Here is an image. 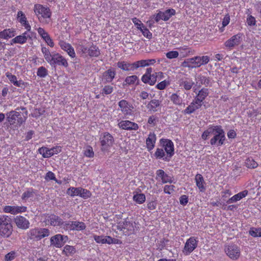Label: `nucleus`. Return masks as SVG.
<instances>
[{
    "label": "nucleus",
    "instance_id": "nucleus-7",
    "mask_svg": "<svg viewBox=\"0 0 261 261\" xmlns=\"http://www.w3.org/2000/svg\"><path fill=\"white\" fill-rule=\"evenodd\" d=\"M101 150L102 152H108L113 146L114 139L109 133L105 132L102 134L99 138Z\"/></svg>",
    "mask_w": 261,
    "mask_h": 261
},
{
    "label": "nucleus",
    "instance_id": "nucleus-44",
    "mask_svg": "<svg viewBox=\"0 0 261 261\" xmlns=\"http://www.w3.org/2000/svg\"><path fill=\"white\" fill-rule=\"evenodd\" d=\"M157 81V79L155 76V73H153L150 74V76H148V79L146 81H142L145 84H148L150 86L154 85Z\"/></svg>",
    "mask_w": 261,
    "mask_h": 261
},
{
    "label": "nucleus",
    "instance_id": "nucleus-1",
    "mask_svg": "<svg viewBox=\"0 0 261 261\" xmlns=\"http://www.w3.org/2000/svg\"><path fill=\"white\" fill-rule=\"evenodd\" d=\"M160 148H157L154 153V157L158 160H162L169 162L174 154V146L173 142L167 139L162 138L160 140Z\"/></svg>",
    "mask_w": 261,
    "mask_h": 261
},
{
    "label": "nucleus",
    "instance_id": "nucleus-50",
    "mask_svg": "<svg viewBox=\"0 0 261 261\" xmlns=\"http://www.w3.org/2000/svg\"><path fill=\"white\" fill-rule=\"evenodd\" d=\"M84 155L88 158H92L94 156V152L92 147L90 146H88L86 147L84 152Z\"/></svg>",
    "mask_w": 261,
    "mask_h": 261
},
{
    "label": "nucleus",
    "instance_id": "nucleus-34",
    "mask_svg": "<svg viewBox=\"0 0 261 261\" xmlns=\"http://www.w3.org/2000/svg\"><path fill=\"white\" fill-rule=\"evenodd\" d=\"M15 36V31L13 29H5L0 32V38L7 39Z\"/></svg>",
    "mask_w": 261,
    "mask_h": 261
},
{
    "label": "nucleus",
    "instance_id": "nucleus-36",
    "mask_svg": "<svg viewBox=\"0 0 261 261\" xmlns=\"http://www.w3.org/2000/svg\"><path fill=\"white\" fill-rule=\"evenodd\" d=\"M161 101L158 99H152L148 104L147 108L153 112L157 111L156 108L160 106Z\"/></svg>",
    "mask_w": 261,
    "mask_h": 261
},
{
    "label": "nucleus",
    "instance_id": "nucleus-22",
    "mask_svg": "<svg viewBox=\"0 0 261 261\" xmlns=\"http://www.w3.org/2000/svg\"><path fill=\"white\" fill-rule=\"evenodd\" d=\"M59 44L61 48L67 52L70 57L73 58L75 57V53L74 48L69 43L64 41H60Z\"/></svg>",
    "mask_w": 261,
    "mask_h": 261
},
{
    "label": "nucleus",
    "instance_id": "nucleus-49",
    "mask_svg": "<svg viewBox=\"0 0 261 261\" xmlns=\"http://www.w3.org/2000/svg\"><path fill=\"white\" fill-rule=\"evenodd\" d=\"M114 91V88L112 86L107 85L104 86L102 89V94L103 95L111 94Z\"/></svg>",
    "mask_w": 261,
    "mask_h": 261
},
{
    "label": "nucleus",
    "instance_id": "nucleus-47",
    "mask_svg": "<svg viewBox=\"0 0 261 261\" xmlns=\"http://www.w3.org/2000/svg\"><path fill=\"white\" fill-rule=\"evenodd\" d=\"M137 29L141 31L144 37H146L148 39L151 38L152 36V33L146 27H143V28H142L137 27Z\"/></svg>",
    "mask_w": 261,
    "mask_h": 261
},
{
    "label": "nucleus",
    "instance_id": "nucleus-37",
    "mask_svg": "<svg viewBox=\"0 0 261 261\" xmlns=\"http://www.w3.org/2000/svg\"><path fill=\"white\" fill-rule=\"evenodd\" d=\"M39 152L42 155L43 158H48L53 156L51 154L50 148L46 147H42L38 149Z\"/></svg>",
    "mask_w": 261,
    "mask_h": 261
},
{
    "label": "nucleus",
    "instance_id": "nucleus-42",
    "mask_svg": "<svg viewBox=\"0 0 261 261\" xmlns=\"http://www.w3.org/2000/svg\"><path fill=\"white\" fill-rule=\"evenodd\" d=\"M27 40L24 36H22V35L17 36L14 38L12 40V42L11 44L12 45L13 43H19V44H24L27 42Z\"/></svg>",
    "mask_w": 261,
    "mask_h": 261
},
{
    "label": "nucleus",
    "instance_id": "nucleus-38",
    "mask_svg": "<svg viewBox=\"0 0 261 261\" xmlns=\"http://www.w3.org/2000/svg\"><path fill=\"white\" fill-rule=\"evenodd\" d=\"M245 163L246 166L250 169L256 168L258 166V163L252 158H247L245 160Z\"/></svg>",
    "mask_w": 261,
    "mask_h": 261
},
{
    "label": "nucleus",
    "instance_id": "nucleus-27",
    "mask_svg": "<svg viewBox=\"0 0 261 261\" xmlns=\"http://www.w3.org/2000/svg\"><path fill=\"white\" fill-rule=\"evenodd\" d=\"M82 50L84 53H88L90 57H97L100 55V50L98 47L92 45L89 48L83 47Z\"/></svg>",
    "mask_w": 261,
    "mask_h": 261
},
{
    "label": "nucleus",
    "instance_id": "nucleus-60",
    "mask_svg": "<svg viewBox=\"0 0 261 261\" xmlns=\"http://www.w3.org/2000/svg\"><path fill=\"white\" fill-rule=\"evenodd\" d=\"M247 23L248 25L250 26H254L256 24V20L254 17L252 15H250L247 18Z\"/></svg>",
    "mask_w": 261,
    "mask_h": 261
},
{
    "label": "nucleus",
    "instance_id": "nucleus-19",
    "mask_svg": "<svg viewBox=\"0 0 261 261\" xmlns=\"http://www.w3.org/2000/svg\"><path fill=\"white\" fill-rule=\"evenodd\" d=\"M14 222L16 226L20 229H27L30 227V222L22 216H17L14 218Z\"/></svg>",
    "mask_w": 261,
    "mask_h": 261
},
{
    "label": "nucleus",
    "instance_id": "nucleus-46",
    "mask_svg": "<svg viewBox=\"0 0 261 261\" xmlns=\"http://www.w3.org/2000/svg\"><path fill=\"white\" fill-rule=\"evenodd\" d=\"M17 19L21 24L27 22V17L24 13L21 11H19L17 12Z\"/></svg>",
    "mask_w": 261,
    "mask_h": 261
},
{
    "label": "nucleus",
    "instance_id": "nucleus-28",
    "mask_svg": "<svg viewBox=\"0 0 261 261\" xmlns=\"http://www.w3.org/2000/svg\"><path fill=\"white\" fill-rule=\"evenodd\" d=\"M36 194V190L32 188H27L21 195V199L23 202H27L29 199L32 200Z\"/></svg>",
    "mask_w": 261,
    "mask_h": 261
},
{
    "label": "nucleus",
    "instance_id": "nucleus-33",
    "mask_svg": "<svg viewBox=\"0 0 261 261\" xmlns=\"http://www.w3.org/2000/svg\"><path fill=\"white\" fill-rule=\"evenodd\" d=\"M208 89L205 88H202L198 91L195 98L203 103V100L208 95Z\"/></svg>",
    "mask_w": 261,
    "mask_h": 261
},
{
    "label": "nucleus",
    "instance_id": "nucleus-9",
    "mask_svg": "<svg viewBox=\"0 0 261 261\" xmlns=\"http://www.w3.org/2000/svg\"><path fill=\"white\" fill-rule=\"evenodd\" d=\"M67 194L71 197L80 196L84 199L91 197V193L88 190L81 187H70L67 190Z\"/></svg>",
    "mask_w": 261,
    "mask_h": 261
},
{
    "label": "nucleus",
    "instance_id": "nucleus-51",
    "mask_svg": "<svg viewBox=\"0 0 261 261\" xmlns=\"http://www.w3.org/2000/svg\"><path fill=\"white\" fill-rule=\"evenodd\" d=\"M138 80L137 75H133L127 76L125 79V82L127 85H132L135 84L136 81Z\"/></svg>",
    "mask_w": 261,
    "mask_h": 261
},
{
    "label": "nucleus",
    "instance_id": "nucleus-56",
    "mask_svg": "<svg viewBox=\"0 0 261 261\" xmlns=\"http://www.w3.org/2000/svg\"><path fill=\"white\" fill-rule=\"evenodd\" d=\"M177 49L179 50L180 54H182L184 56H187L190 53V50L187 46L180 47Z\"/></svg>",
    "mask_w": 261,
    "mask_h": 261
},
{
    "label": "nucleus",
    "instance_id": "nucleus-10",
    "mask_svg": "<svg viewBox=\"0 0 261 261\" xmlns=\"http://www.w3.org/2000/svg\"><path fill=\"white\" fill-rule=\"evenodd\" d=\"M135 223L129 221L128 218L123 221H120L117 225V229L125 232L128 231V233H132L135 230Z\"/></svg>",
    "mask_w": 261,
    "mask_h": 261
},
{
    "label": "nucleus",
    "instance_id": "nucleus-35",
    "mask_svg": "<svg viewBox=\"0 0 261 261\" xmlns=\"http://www.w3.org/2000/svg\"><path fill=\"white\" fill-rule=\"evenodd\" d=\"M198 67L207 64L210 60V57L208 56H195Z\"/></svg>",
    "mask_w": 261,
    "mask_h": 261
},
{
    "label": "nucleus",
    "instance_id": "nucleus-5",
    "mask_svg": "<svg viewBox=\"0 0 261 261\" xmlns=\"http://www.w3.org/2000/svg\"><path fill=\"white\" fill-rule=\"evenodd\" d=\"M34 10L41 22L48 23L47 19H49L51 14V12L48 8L45 7L40 4H36L34 6Z\"/></svg>",
    "mask_w": 261,
    "mask_h": 261
},
{
    "label": "nucleus",
    "instance_id": "nucleus-63",
    "mask_svg": "<svg viewBox=\"0 0 261 261\" xmlns=\"http://www.w3.org/2000/svg\"><path fill=\"white\" fill-rule=\"evenodd\" d=\"M162 182L163 184L169 182L172 183L173 182L172 177L168 175L166 173L165 174V176H163V177L161 179Z\"/></svg>",
    "mask_w": 261,
    "mask_h": 261
},
{
    "label": "nucleus",
    "instance_id": "nucleus-40",
    "mask_svg": "<svg viewBox=\"0 0 261 261\" xmlns=\"http://www.w3.org/2000/svg\"><path fill=\"white\" fill-rule=\"evenodd\" d=\"M133 200L138 204H142L146 200L145 195L143 193L136 194L133 196Z\"/></svg>",
    "mask_w": 261,
    "mask_h": 261
},
{
    "label": "nucleus",
    "instance_id": "nucleus-15",
    "mask_svg": "<svg viewBox=\"0 0 261 261\" xmlns=\"http://www.w3.org/2000/svg\"><path fill=\"white\" fill-rule=\"evenodd\" d=\"M67 239V236L58 234L51 237L50 239V244L57 248H60L63 246Z\"/></svg>",
    "mask_w": 261,
    "mask_h": 261
},
{
    "label": "nucleus",
    "instance_id": "nucleus-45",
    "mask_svg": "<svg viewBox=\"0 0 261 261\" xmlns=\"http://www.w3.org/2000/svg\"><path fill=\"white\" fill-rule=\"evenodd\" d=\"M48 74L47 70L43 66H41L38 68L37 75L40 77H45Z\"/></svg>",
    "mask_w": 261,
    "mask_h": 261
},
{
    "label": "nucleus",
    "instance_id": "nucleus-24",
    "mask_svg": "<svg viewBox=\"0 0 261 261\" xmlns=\"http://www.w3.org/2000/svg\"><path fill=\"white\" fill-rule=\"evenodd\" d=\"M195 80L197 81V83L204 85L205 87H210L212 86L213 82L212 79L201 74L197 75L195 77Z\"/></svg>",
    "mask_w": 261,
    "mask_h": 261
},
{
    "label": "nucleus",
    "instance_id": "nucleus-14",
    "mask_svg": "<svg viewBox=\"0 0 261 261\" xmlns=\"http://www.w3.org/2000/svg\"><path fill=\"white\" fill-rule=\"evenodd\" d=\"M226 254L232 259H237L240 255V248L235 245H230L225 249Z\"/></svg>",
    "mask_w": 261,
    "mask_h": 261
},
{
    "label": "nucleus",
    "instance_id": "nucleus-2",
    "mask_svg": "<svg viewBox=\"0 0 261 261\" xmlns=\"http://www.w3.org/2000/svg\"><path fill=\"white\" fill-rule=\"evenodd\" d=\"M212 135L213 137L210 140L211 145L219 147L224 144L226 140L225 134L221 125H213Z\"/></svg>",
    "mask_w": 261,
    "mask_h": 261
},
{
    "label": "nucleus",
    "instance_id": "nucleus-54",
    "mask_svg": "<svg viewBox=\"0 0 261 261\" xmlns=\"http://www.w3.org/2000/svg\"><path fill=\"white\" fill-rule=\"evenodd\" d=\"M213 126H210L208 129H207L206 130H205L203 133V134H202V136H201V137L202 138L205 140L207 139L208 136L210 135H212V133H213Z\"/></svg>",
    "mask_w": 261,
    "mask_h": 261
},
{
    "label": "nucleus",
    "instance_id": "nucleus-48",
    "mask_svg": "<svg viewBox=\"0 0 261 261\" xmlns=\"http://www.w3.org/2000/svg\"><path fill=\"white\" fill-rule=\"evenodd\" d=\"M41 51L43 55L44 59L47 62L52 56V53L51 54L49 49L46 47H42Z\"/></svg>",
    "mask_w": 261,
    "mask_h": 261
},
{
    "label": "nucleus",
    "instance_id": "nucleus-8",
    "mask_svg": "<svg viewBox=\"0 0 261 261\" xmlns=\"http://www.w3.org/2000/svg\"><path fill=\"white\" fill-rule=\"evenodd\" d=\"M47 63L54 67L59 66L66 68L68 66L67 60L60 54L55 52L52 53V56Z\"/></svg>",
    "mask_w": 261,
    "mask_h": 261
},
{
    "label": "nucleus",
    "instance_id": "nucleus-31",
    "mask_svg": "<svg viewBox=\"0 0 261 261\" xmlns=\"http://www.w3.org/2000/svg\"><path fill=\"white\" fill-rule=\"evenodd\" d=\"M248 193V192L247 190H244L242 192H241L234 195L231 198H230L227 201V203H231L236 202L238 201H239L241 199H242V198L245 197L247 195Z\"/></svg>",
    "mask_w": 261,
    "mask_h": 261
},
{
    "label": "nucleus",
    "instance_id": "nucleus-26",
    "mask_svg": "<svg viewBox=\"0 0 261 261\" xmlns=\"http://www.w3.org/2000/svg\"><path fill=\"white\" fill-rule=\"evenodd\" d=\"M179 91L176 93H172L169 97L170 100L176 106H181L182 104L185 106L184 102V95H182V97L180 95L179 93Z\"/></svg>",
    "mask_w": 261,
    "mask_h": 261
},
{
    "label": "nucleus",
    "instance_id": "nucleus-64",
    "mask_svg": "<svg viewBox=\"0 0 261 261\" xmlns=\"http://www.w3.org/2000/svg\"><path fill=\"white\" fill-rule=\"evenodd\" d=\"M45 179L46 180H55V174L51 171H48L46 173L45 175Z\"/></svg>",
    "mask_w": 261,
    "mask_h": 261
},
{
    "label": "nucleus",
    "instance_id": "nucleus-18",
    "mask_svg": "<svg viewBox=\"0 0 261 261\" xmlns=\"http://www.w3.org/2000/svg\"><path fill=\"white\" fill-rule=\"evenodd\" d=\"M118 126L120 128L127 130H137L139 128L138 124L129 120H121Z\"/></svg>",
    "mask_w": 261,
    "mask_h": 261
},
{
    "label": "nucleus",
    "instance_id": "nucleus-11",
    "mask_svg": "<svg viewBox=\"0 0 261 261\" xmlns=\"http://www.w3.org/2000/svg\"><path fill=\"white\" fill-rule=\"evenodd\" d=\"M242 37L243 34L242 33H238L233 35L225 42L224 45L226 48L231 49L241 44L242 41Z\"/></svg>",
    "mask_w": 261,
    "mask_h": 261
},
{
    "label": "nucleus",
    "instance_id": "nucleus-25",
    "mask_svg": "<svg viewBox=\"0 0 261 261\" xmlns=\"http://www.w3.org/2000/svg\"><path fill=\"white\" fill-rule=\"evenodd\" d=\"M117 67L124 71H134L135 70L134 63L127 61H119L117 63Z\"/></svg>",
    "mask_w": 261,
    "mask_h": 261
},
{
    "label": "nucleus",
    "instance_id": "nucleus-17",
    "mask_svg": "<svg viewBox=\"0 0 261 261\" xmlns=\"http://www.w3.org/2000/svg\"><path fill=\"white\" fill-rule=\"evenodd\" d=\"M45 222L53 226H60L64 223L60 217L54 214L46 216Z\"/></svg>",
    "mask_w": 261,
    "mask_h": 261
},
{
    "label": "nucleus",
    "instance_id": "nucleus-57",
    "mask_svg": "<svg viewBox=\"0 0 261 261\" xmlns=\"http://www.w3.org/2000/svg\"><path fill=\"white\" fill-rule=\"evenodd\" d=\"M178 55L179 53L177 51H170L166 54V57L169 59L177 58Z\"/></svg>",
    "mask_w": 261,
    "mask_h": 261
},
{
    "label": "nucleus",
    "instance_id": "nucleus-6",
    "mask_svg": "<svg viewBox=\"0 0 261 261\" xmlns=\"http://www.w3.org/2000/svg\"><path fill=\"white\" fill-rule=\"evenodd\" d=\"M49 234V230L47 228H34L31 229L27 234L28 239L33 241H39L42 238L48 237Z\"/></svg>",
    "mask_w": 261,
    "mask_h": 261
},
{
    "label": "nucleus",
    "instance_id": "nucleus-61",
    "mask_svg": "<svg viewBox=\"0 0 261 261\" xmlns=\"http://www.w3.org/2000/svg\"><path fill=\"white\" fill-rule=\"evenodd\" d=\"M157 121V118L154 115H152L148 118L147 123L152 126H155Z\"/></svg>",
    "mask_w": 261,
    "mask_h": 261
},
{
    "label": "nucleus",
    "instance_id": "nucleus-16",
    "mask_svg": "<svg viewBox=\"0 0 261 261\" xmlns=\"http://www.w3.org/2000/svg\"><path fill=\"white\" fill-rule=\"evenodd\" d=\"M118 106L122 113L125 116H130L133 114V105L124 99L121 100L118 102Z\"/></svg>",
    "mask_w": 261,
    "mask_h": 261
},
{
    "label": "nucleus",
    "instance_id": "nucleus-52",
    "mask_svg": "<svg viewBox=\"0 0 261 261\" xmlns=\"http://www.w3.org/2000/svg\"><path fill=\"white\" fill-rule=\"evenodd\" d=\"M135 70L140 67H144L147 66L145 60H141L134 62Z\"/></svg>",
    "mask_w": 261,
    "mask_h": 261
},
{
    "label": "nucleus",
    "instance_id": "nucleus-32",
    "mask_svg": "<svg viewBox=\"0 0 261 261\" xmlns=\"http://www.w3.org/2000/svg\"><path fill=\"white\" fill-rule=\"evenodd\" d=\"M6 75L10 82L15 86L21 87L24 85V82L22 80L17 81V77L15 75H13L9 72H7Z\"/></svg>",
    "mask_w": 261,
    "mask_h": 261
},
{
    "label": "nucleus",
    "instance_id": "nucleus-13",
    "mask_svg": "<svg viewBox=\"0 0 261 261\" xmlns=\"http://www.w3.org/2000/svg\"><path fill=\"white\" fill-rule=\"evenodd\" d=\"M197 243L198 241L194 237H190L185 244L183 253L186 255H189L197 247Z\"/></svg>",
    "mask_w": 261,
    "mask_h": 261
},
{
    "label": "nucleus",
    "instance_id": "nucleus-41",
    "mask_svg": "<svg viewBox=\"0 0 261 261\" xmlns=\"http://www.w3.org/2000/svg\"><path fill=\"white\" fill-rule=\"evenodd\" d=\"M63 252L66 256L72 255L76 252V249L73 246L67 245L64 247Z\"/></svg>",
    "mask_w": 261,
    "mask_h": 261
},
{
    "label": "nucleus",
    "instance_id": "nucleus-55",
    "mask_svg": "<svg viewBox=\"0 0 261 261\" xmlns=\"http://www.w3.org/2000/svg\"><path fill=\"white\" fill-rule=\"evenodd\" d=\"M5 213H11V214H16V206L7 205L4 208Z\"/></svg>",
    "mask_w": 261,
    "mask_h": 261
},
{
    "label": "nucleus",
    "instance_id": "nucleus-43",
    "mask_svg": "<svg viewBox=\"0 0 261 261\" xmlns=\"http://www.w3.org/2000/svg\"><path fill=\"white\" fill-rule=\"evenodd\" d=\"M73 230L80 231L84 230L86 226L83 222L73 221Z\"/></svg>",
    "mask_w": 261,
    "mask_h": 261
},
{
    "label": "nucleus",
    "instance_id": "nucleus-58",
    "mask_svg": "<svg viewBox=\"0 0 261 261\" xmlns=\"http://www.w3.org/2000/svg\"><path fill=\"white\" fill-rule=\"evenodd\" d=\"M175 186L173 185H165L164 192L168 194H171L174 191Z\"/></svg>",
    "mask_w": 261,
    "mask_h": 261
},
{
    "label": "nucleus",
    "instance_id": "nucleus-3",
    "mask_svg": "<svg viewBox=\"0 0 261 261\" xmlns=\"http://www.w3.org/2000/svg\"><path fill=\"white\" fill-rule=\"evenodd\" d=\"M28 113V111H25L24 114L15 110L11 111L6 113L7 120L11 125L20 126L26 121Z\"/></svg>",
    "mask_w": 261,
    "mask_h": 261
},
{
    "label": "nucleus",
    "instance_id": "nucleus-23",
    "mask_svg": "<svg viewBox=\"0 0 261 261\" xmlns=\"http://www.w3.org/2000/svg\"><path fill=\"white\" fill-rule=\"evenodd\" d=\"M178 84L181 88L186 91L190 90L195 85L194 82L191 79H182L178 81Z\"/></svg>",
    "mask_w": 261,
    "mask_h": 261
},
{
    "label": "nucleus",
    "instance_id": "nucleus-29",
    "mask_svg": "<svg viewBox=\"0 0 261 261\" xmlns=\"http://www.w3.org/2000/svg\"><path fill=\"white\" fill-rule=\"evenodd\" d=\"M156 140V135L154 133H150L146 140V145L148 151L152 150L154 146Z\"/></svg>",
    "mask_w": 261,
    "mask_h": 261
},
{
    "label": "nucleus",
    "instance_id": "nucleus-59",
    "mask_svg": "<svg viewBox=\"0 0 261 261\" xmlns=\"http://www.w3.org/2000/svg\"><path fill=\"white\" fill-rule=\"evenodd\" d=\"M152 68L151 67L147 68L146 70L145 73L141 77L142 81H146L147 79H148V76H150V74H152Z\"/></svg>",
    "mask_w": 261,
    "mask_h": 261
},
{
    "label": "nucleus",
    "instance_id": "nucleus-4",
    "mask_svg": "<svg viewBox=\"0 0 261 261\" xmlns=\"http://www.w3.org/2000/svg\"><path fill=\"white\" fill-rule=\"evenodd\" d=\"M13 232L11 220L7 216H0V236L5 238L10 237Z\"/></svg>",
    "mask_w": 261,
    "mask_h": 261
},
{
    "label": "nucleus",
    "instance_id": "nucleus-12",
    "mask_svg": "<svg viewBox=\"0 0 261 261\" xmlns=\"http://www.w3.org/2000/svg\"><path fill=\"white\" fill-rule=\"evenodd\" d=\"M176 11L173 9H169L164 12L159 11V12L154 15L155 22H158L160 20L164 21L168 20L172 16L174 15Z\"/></svg>",
    "mask_w": 261,
    "mask_h": 261
},
{
    "label": "nucleus",
    "instance_id": "nucleus-39",
    "mask_svg": "<svg viewBox=\"0 0 261 261\" xmlns=\"http://www.w3.org/2000/svg\"><path fill=\"white\" fill-rule=\"evenodd\" d=\"M260 227H252L250 228L248 233L252 237L257 238L260 237Z\"/></svg>",
    "mask_w": 261,
    "mask_h": 261
},
{
    "label": "nucleus",
    "instance_id": "nucleus-30",
    "mask_svg": "<svg viewBox=\"0 0 261 261\" xmlns=\"http://www.w3.org/2000/svg\"><path fill=\"white\" fill-rule=\"evenodd\" d=\"M195 182L197 187L198 188L200 192H204L205 191V187L204 186V180L202 175L197 174L195 178Z\"/></svg>",
    "mask_w": 261,
    "mask_h": 261
},
{
    "label": "nucleus",
    "instance_id": "nucleus-20",
    "mask_svg": "<svg viewBox=\"0 0 261 261\" xmlns=\"http://www.w3.org/2000/svg\"><path fill=\"white\" fill-rule=\"evenodd\" d=\"M202 103L194 98L190 105L184 110V113L185 114H191L194 113L196 110L199 109L202 106Z\"/></svg>",
    "mask_w": 261,
    "mask_h": 261
},
{
    "label": "nucleus",
    "instance_id": "nucleus-53",
    "mask_svg": "<svg viewBox=\"0 0 261 261\" xmlns=\"http://www.w3.org/2000/svg\"><path fill=\"white\" fill-rule=\"evenodd\" d=\"M170 84L169 81L166 80H164L160 83H158L155 87L159 90H164L166 88V87Z\"/></svg>",
    "mask_w": 261,
    "mask_h": 261
},
{
    "label": "nucleus",
    "instance_id": "nucleus-21",
    "mask_svg": "<svg viewBox=\"0 0 261 261\" xmlns=\"http://www.w3.org/2000/svg\"><path fill=\"white\" fill-rule=\"evenodd\" d=\"M116 74L115 70L112 69H109L105 71L102 74V79L103 83H111L114 79Z\"/></svg>",
    "mask_w": 261,
    "mask_h": 261
},
{
    "label": "nucleus",
    "instance_id": "nucleus-62",
    "mask_svg": "<svg viewBox=\"0 0 261 261\" xmlns=\"http://www.w3.org/2000/svg\"><path fill=\"white\" fill-rule=\"evenodd\" d=\"M73 221L64 222V228L66 230H73Z\"/></svg>",
    "mask_w": 261,
    "mask_h": 261
}]
</instances>
